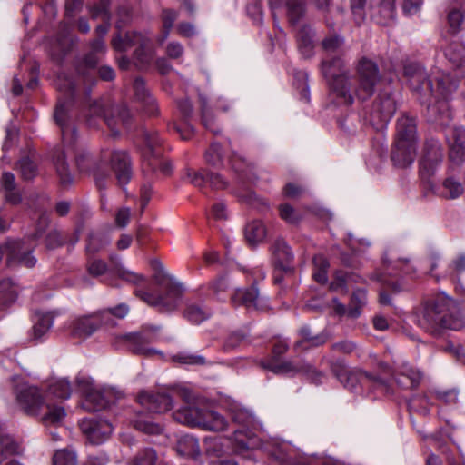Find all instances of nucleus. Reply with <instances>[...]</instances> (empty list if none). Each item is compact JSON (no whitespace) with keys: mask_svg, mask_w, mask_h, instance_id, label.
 Returning a JSON list of instances; mask_svg holds the SVG:
<instances>
[{"mask_svg":"<svg viewBox=\"0 0 465 465\" xmlns=\"http://www.w3.org/2000/svg\"><path fill=\"white\" fill-rule=\"evenodd\" d=\"M403 74L411 88L420 96L422 104H427L429 120L440 125H448L451 119L447 99L457 89L458 83L450 74L437 80L436 90L424 68L418 63H408L403 67Z\"/></svg>","mask_w":465,"mask_h":465,"instance_id":"obj_2","label":"nucleus"},{"mask_svg":"<svg viewBox=\"0 0 465 465\" xmlns=\"http://www.w3.org/2000/svg\"><path fill=\"white\" fill-rule=\"evenodd\" d=\"M138 401L153 413L165 412L173 406V398L168 392L141 391L138 395Z\"/></svg>","mask_w":465,"mask_h":465,"instance_id":"obj_23","label":"nucleus"},{"mask_svg":"<svg viewBox=\"0 0 465 465\" xmlns=\"http://www.w3.org/2000/svg\"><path fill=\"white\" fill-rule=\"evenodd\" d=\"M183 116V125L175 122L168 125L169 130H173L183 140H189L193 135V128L187 123L193 114V104L188 99H183L177 104Z\"/></svg>","mask_w":465,"mask_h":465,"instance_id":"obj_30","label":"nucleus"},{"mask_svg":"<svg viewBox=\"0 0 465 465\" xmlns=\"http://www.w3.org/2000/svg\"><path fill=\"white\" fill-rule=\"evenodd\" d=\"M358 85L351 87L353 98L356 96L361 101L370 98L381 80L378 65L368 58H361L356 67Z\"/></svg>","mask_w":465,"mask_h":465,"instance_id":"obj_12","label":"nucleus"},{"mask_svg":"<svg viewBox=\"0 0 465 465\" xmlns=\"http://www.w3.org/2000/svg\"><path fill=\"white\" fill-rule=\"evenodd\" d=\"M53 324L54 317L50 313L38 315L32 328V339L36 341H41L52 328Z\"/></svg>","mask_w":465,"mask_h":465,"instance_id":"obj_46","label":"nucleus"},{"mask_svg":"<svg viewBox=\"0 0 465 465\" xmlns=\"http://www.w3.org/2000/svg\"><path fill=\"white\" fill-rule=\"evenodd\" d=\"M204 158L206 163L213 167L219 168L223 166V156L221 145L217 143H212L205 152Z\"/></svg>","mask_w":465,"mask_h":465,"instance_id":"obj_56","label":"nucleus"},{"mask_svg":"<svg viewBox=\"0 0 465 465\" xmlns=\"http://www.w3.org/2000/svg\"><path fill=\"white\" fill-rule=\"evenodd\" d=\"M331 370L341 383L353 392H358L360 385V387L371 388L373 391L386 395L394 393L390 383L384 379L365 371H350L342 362H332Z\"/></svg>","mask_w":465,"mask_h":465,"instance_id":"obj_10","label":"nucleus"},{"mask_svg":"<svg viewBox=\"0 0 465 465\" xmlns=\"http://www.w3.org/2000/svg\"><path fill=\"white\" fill-rule=\"evenodd\" d=\"M155 284L158 287L156 294L143 290H136L135 295L162 312L174 311L183 295L182 285L171 275H158Z\"/></svg>","mask_w":465,"mask_h":465,"instance_id":"obj_8","label":"nucleus"},{"mask_svg":"<svg viewBox=\"0 0 465 465\" xmlns=\"http://www.w3.org/2000/svg\"><path fill=\"white\" fill-rule=\"evenodd\" d=\"M149 43L150 39L147 36L137 32L127 33L124 39L116 36L112 40V45L117 51H126L132 46H136L134 55L141 64H147L151 59Z\"/></svg>","mask_w":465,"mask_h":465,"instance_id":"obj_18","label":"nucleus"},{"mask_svg":"<svg viewBox=\"0 0 465 465\" xmlns=\"http://www.w3.org/2000/svg\"><path fill=\"white\" fill-rule=\"evenodd\" d=\"M110 165L119 185L123 186L130 182L133 168L130 156L125 151L114 150L111 152Z\"/></svg>","mask_w":465,"mask_h":465,"instance_id":"obj_22","label":"nucleus"},{"mask_svg":"<svg viewBox=\"0 0 465 465\" xmlns=\"http://www.w3.org/2000/svg\"><path fill=\"white\" fill-rule=\"evenodd\" d=\"M52 161L57 176L59 177L60 183L64 187L71 185L74 182V175L72 174L66 162L64 150L60 148L55 149L53 153Z\"/></svg>","mask_w":465,"mask_h":465,"instance_id":"obj_35","label":"nucleus"},{"mask_svg":"<svg viewBox=\"0 0 465 465\" xmlns=\"http://www.w3.org/2000/svg\"><path fill=\"white\" fill-rule=\"evenodd\" d=\"M199 102L203 125L211 132L218 134L219 130L214 127V117L211 108L208 106L207 98L203 94H199Z\"/></svg>","mask_w":465,"mask_h":465,"instance_id":"obj_53","label":"nucleus"},{"mask_svg":"<svg viewBox=\"0 0 465 465\" xmlns=\"http://www.w3.org/2000/svg\"><path fill=\"white\" fill-rule=\"evenodd\" d=\"M416 119L402 115L397 120L396 141L416 143Z\"/></svg>","mask_w":465,"mask_h":465,"instance_id":"obj_36","label":"nucleus"},{"mask_svg":"<svg viewBox=\"0 0 465 465\" xmlns=\"http://www.w3.org/2000/svg\"><path fill=\"white\" fill-rule=\"evenodd\" d=\"M269 3L273 9L282 5L292 25H295L305 15V0H269Z\"/></svg>","mask_w":465,"mask_h":465,"instance_id":"obj_33","label":"nucleus"},{"mask_svg":"<svg viewBox=\"0 0 465 465\" xmlns=\"http://www.w3.org/2000/svg\"><path fill=\"white\" fill-rule=\"evenodd\" d=\"M110 3L111 0H99L94 5L88 6L92 18L101 17L105 22V24L99 25L95 29L99 36L105 35L109 30V21L111 18Z\"/></svg>","mask_w":465,"mask_h":465,"instance_id":"obj_37","label":"nucleus"},{"mask_svg":"<svg viewBox=\"0 0 465 465\" xmlns=\"http://www.w3.org/2000/svg\"><path fill=\"white\" fill-rule=\"evenodd\" d=\"M110 242L108 236L102 232H91L88 236L85 247L87 257L94 256L95 253L104 250Z\"/></svg>","mask_w":465,"mask_h":465,"instance_id":"obj_48","label":"nucleus"},{"mask_svg":"<svg viewBox=\"0 0 465 465\" xmlns=\"http://www.w3.org/2000/svg\"><path fill=\"white\" fill-rule=\"evenodd\" d=\"M403 74L411 88L420 96L422 104H427L429 120L440 125H448L451 119L447 99L457 89L458 83L450 74L437 80L436 90L424 68L418 63H408L403 67Z\"/></svg>","mask_w":465,"mask_h":465,"instance_id":"obj_3","label":"nucleus"},{"mask_svg":"<svg viewBox=\"0 0 465 465\" xmlns=\"http://www.w3.org/2000/svg\"><path fill=\"white\" fill-rule=\"evenodd\" d=\"M416 323L433 337L441 336L446 330L459 331L464 326L456 302L447 296L427 302L417 315Z\"/></svg>","mask_w":465,"mask_h":465,"instance_id":"obj_4","label":"nucleus"},{"mask_svg":"<svg viewBox=\"0 0 465 465\" xmlns=\"http://www.w3.org/2000/svg\"><path fill=\"white\" fill-rule=\"evenodd\" d=\"M114 113L117 114V116H108L104 111V104L100 100L93 101L88 105V123L92 124L91 117L95 116L101 118L112 132L116 134L118 132L115 130L116 126L121 124L124 127H129L131 114L125 106H117L114 108Z\"/></svg>","mask_w":465,"mask_h":465,"instance_id":"obj_17","label":"nucleus"},{"mask_svg":"<svg viewBox=\"0 0 465 465\" xmlns=\"http://www.w3.org/2000/svg\"><path fill=\"white\" fill-rule=\"evenodd\" d=\"M446 58L455 67H465V45L460 42H453L445 49Z\"/></svg>","mask_w":465,"mask_h":465,"instance_id":"obj_45","label":"nucleus"},{"mask_svg":"<svg viewBox=\"0 0 465 465\" xmlns=\"http://www.w3.org/2000/svg\"><path fill=\"white\" fill-rule=\"evenodd\" d=\"M82 433L93 444L104 442L113 432V425L100 418H84L79 422Z\"/></svg>","mask_w":465,"mask_h":465,"instance_id":"obj_21","label":"nucleus"},{"mask_svg":"<svg viewBox=\"0 0 465 465\" xmlns=\"http://www.w3.org/2000/svg\"><path fill=\"white\" fill-rule=\"evenodd\" d=\"M343 45L344 39L340 35H331L325 37L322 42V49L326 53L325 57L340 55L342 52Z\"/></svg>","mask_w":465,"mask_h":465,"instance_id":"obj_52","label":"nucleus"},{"mask_svg":"<svg viewBox=\"0 0 465 465\" xmlns=\"http://www.w3.org/2000/svg\"><path fill=\"white\" fill-rule=\"evenodd\" d=\"M232 302L234 306H245L247 309L265 310L266 301L260 296L256 286L250 288L237 289L232 296Z\"/></svg>","mask_w":465,"mask_h":465,"instance_id":"obj_25","label":"nucleus"},{"mask_svg":"<svg viewBox=\"0 0 465 465\" xmlns=\"http://www.w3.org/2000/svg\"><path fill=\"white\" fill-rule=\"evenodd\" d=\"M19 451V445L9 435H0V462L4 460V454H16Z\"/></svg>","mask_w":465,"mask_h":465,"instance_id":"obj_61","label":"nucleus"},{"mask_svg":"<svg viewBox=\"0 0 465 465\" xmlns=\"http://www.w3.org/2000/svg\"><path fill=\"white\" fill-rule=\"evenodd\" d=\"M299 334L302 339L296 341L295 349H307L309 346H319L326 342L324 336H313L308 326L301 328Z\"/></svg>","mask_w":465,"mask_h":465,"instance_id":"obj_50","label":"nucleus"},{"mask_svg":"<svg viewBox=\"0 0 465 465\" xmlns=\"http://www.w3.org/2000/svg\"><path fill=\"white\" fill-rule=\"evenodd\" d=\"M66 416L64 407L61 403H53L51 400L46 399L41 413L35 415L45 427L59 426Z\"/></svg>","mask_w":465,"mask_h":465,"instance_id":"obj_29","label":"nucleus"},{"mask_svg":"<svg viewBox=\"0 0 465 465\" xmlns=\"http://www.w3.org/2000/svg\"><path fill=\"white\" fill-rule=\"evenodd\" d=\"M313 32L308 25L302 26L296 35L298 48L304 57H310L313 50Z\"/></svg>","mask_w":465,"mask_h":465,"instance_id":"obj_42","label":"nucleus"},{"mask_svg":"<svg viewBox=\"0 0 465 465\" xmlns=\"http://www.w3.org/2000/svg\"><path fill=\"white\" fill-rule=\"evenodd\" d=\"M107 270L108 265L104 261L98 259L95 256L87 257L86 271L89 275L93 277H99L105 274Z\"/></svg>","mask_w":465,"mask_h":465,"instance_id":"obj_57","label":"nucleus"},{"mask_svg":"<svg viewBox=\"0 0 465 465\" xmlns=\"http://www.w3.org/2000/svg\"><path fill=\"white\" fill-rule=\"evenodd\" d=\"M186 177L195 187L203 189L206 184L215 190H222L227 187L226 180L219 173L206 170H187Z\"/></svg>","mask_w":465,"mask_h":465,"instance_id":"obj_24","label":"nucleus"},{"mask_svg":"<svg viewBox=\"0 0 465 465\" xmlns=\"http://www.w3.org/2000/svg\"><path fill=\"white\" fill-rule=\"evenodd\" d=\"M178 12L173 9L165 8L162 11L163 29L157 39L160 44H163L168 38L173 23L178 18Z\"/></svg>","mask_w":465,"mask_h":465,"instance_id":"obj_51","label":"nucleus"},{"mask_svg":"<svg viewBox=\"0 0 465 465\" xmlns=\"http://www.w3.org/2000/svg\"><path fill=\"white\" fill-rule=\"evenodd\" d=\"M75 381L77 389L84 395L82 406L90 412L105 410L123 397L120 391L112 387L94 386L88 378L78 377Z\"/></svg>","mask_w":465,"mask_h":465,"instance_id":"obj_11","label":"nucleus"},{"mask_svg":"<svg viewBox=\"0 0 465 465\" xmlns=\"http://www.w3.org/2000/svg\"><path fill=\"white\" fill-rule=\"evenodd\" d=\"M211 311L203 302H192L186 304L184 317L193 324H200L211 316Z\"/></svg>","mask_w":465,"mask_h":465,"instance_id":"obj_39","label":"nucleus"},{"mask_svg":"<svg viewBox=\"0 0 465 465\" xmlns=\"http://www.w3.org/2000/svg\"><path fill=\"white\" fill-rule=\"evenodd\" d=\"M159 330L160 327L157 326H144L141 331L124 334L121 336V339L134 354L150 357L154 354H161L159 351L148 347L149 343L156 341Z\"/></svg>","mask_w":465,"mask_h":465,"instance_id":"obj_15","label":"nucleus"},{"mask_svg":"<svg viewBox=\"0 0 465 465\" xmlns=\"http://www.w3.org/2000/svg\"><path fill=\"white\" fill-rule=\"evenodd\" d=\"M18 168L24 180H31L36 175V165L28 157H24L18 162Z\"/></svg>","mask_w":465,"mask_h":465,"instance_id":"obj_63","label":"nucleus"},{"mask_svg":"<svg viewBox=\"0 0 465 465\" xmlns=\"http://www.w3.org/2000/svg\"><path fill=\"white\" fill-rule=\"evenodd\" d=\"M367 302V293L363 289H357L353 292L347 310V315L350 318H358L361 313L362 307Z\"/></svg>","mask_w":465,"mask_h":465,"instance_id":"obj_49","label":"nucleus"},{"mask_svg":"<svg viewBox=\"0 0 465 465\" xmlns=\"http://www.w3.org/2000/svg\"><path fill=\"white\" fill-rule=\"evenodd\" d=\"M72 393V387L68 380L57 379L53 381L47 387L45 398L51 400L52 397L59 400H67Z\"/></svg>","mask_w":465,"mask_h":465,"instance_id":"obj_40","label":"nucleus"},{"mask_svg":"<svg viewBox=\"0 0 465 465\" xmlns=\"http://www.w3.org/2000/svg\"><path fill=\"white\" fill-rule=\"evenodd\" d=\"M416 156V143L395 141L391 152V161L401 168H406L412 164Z\"/></svg>","mask_w":465,"mask_h":465,"instance_id":"obj_31","label":"nucleus"},{"mask_svg":"<svg viewBox=\"0 0 465 465\" xmlns=\"http://www.w3.org/2000/svg\"><path fill=\"white\" fill-rule=\"evenodd\" d=\"M15 399L19 408L29 416L41 413L44 408L45 393L43 394L38 387L30 384H22L15 390Z\"/></svg>","mask_w":465,"mask_h":465,"instance_id":"obj_16","label":"nucleus"},{"mask_svg":"<svg viewBox=\"0 0 465 465\" xmlns=\"http://www.w3.org/2000/svg\"><path fill=\"white\" fill-rule=\"evenodd\" d=\"M157 461L156 451L152 448L141 450L134 458L133 465H155Z\"/></svg>","mask_w":465,"mask_h":465,"instance_id":"obj_59","label":"nucleus"},{"mask_svg":"<svg viewBox=\"0 0 465 465\" xmlns=\"http://www.w3.org/2000/svg\"><path fill=\"white\" fill-rule=\"evenodd\" d=\"M17 297V287L10 279H4L0 282V303L8 305L15 301Z\"/></svg>","mask_w":465,"mask_h":465,"instance_id":"obj_54","label":"nucleus"},{"mask_svg":"<svg viewBox=\"0 0 465 465\" xmlns=\"http://www.w3.org/2000/svg\"><path fill=\"white\" fill-rule=\"evenodd\" d=\"M380 368L389 371L396 385L402 390H412L419 386L421 380V372L409 364L401 362L390 367L387 363L381 362Z\"/></svg>","mask_w":465,"mask_h":465,"instance_id":"obj_19","label":"nucleus"},{"mask_svg":"<svg viewBox=\"0 0 465 465\" xmlns=\"http://www.w3.org/2000/svg\"><path fill=\"white\" fill-rule=\"evenodd\" d=\"M97 54L89 52L83 59V61L77 66V73L85 83L94 82L91 72L94 69L98 64Z\"/></svg>","mask_w":465,"mask_h":465,"instance_id":"obj_47","label":"nucleus"},{"mask_svg":"<svg viewBox=\"0 0 465 465\" xmlns=\"http://www.w3.org/2000/svg\"><path fill=\"white\" fill-rule=\"evenodd\" d=\"M271 455L281 465H312L308 458L298 456L296 451L284 442L278 443Z\"/></svg>","mask_w":465,"mask_h":465,"instance_id":"obj_28","label":"nucleus"},{"mask_svg":"<svg viewBox=\"0 0 465 465\" xmlns=\"http://www.w3.org/2000/svg\"><path fill=\"white\" fill-rule=\"evenodd\" d=\"M432 397H434L432 391L423 394H416L408 401V407L411 411L427 415L430 412V408L433 405Z\"/></svg>","mask_w":465,"mask_h":465,"instance_id":"obj_41","label":"nucleus"},{"mask_svg":"<svg viewBox=\"0 0 465 465\" xmlns=\"http://www.w3.org/2000/svg\"><path fill=\"white\" fill-rule=\"evenodd\" d=\"M134 96L143 105V110L149 115L158 114V106L155 98L152 95L143 78L137 77L134 81Z\"/></svg>","mask_w":465,"mask_h":465,"instance_id":"obj_32","label":"nucleus"},{"mask_svg":"<svg viewBox=\"0 0 465 465\" xmlns=\"http://www.w3.org/2000/svg\"><path fill=\"white\" fill-rule=\"evenodd\" d=\"M206 452L210 455L220 457L232 451L239 455H245L252 448L250 439H247L242 431H235L233 439L214 437L205 441Z\"/></svg>","mask_w":465,"mask_h":465,"instance_id":"obj_13","label":"nucleus"},{"mask_svg":"<svg viewBox=\"0 0 465 465\" xmlns=\"http://www.w3.org/2000/svg\"><path fill=\"white\" fill-rule=\"evenodd\" d=\"M100 325L101 319L96 315H90L72 320L68 328L73 337L85 339L95 332Z\"/></svg>","mask_w":465,"mask_h":465,"instance_id":"obj_26","label":"nucleus"},{"mask_svg":"<svg viewBox=\"0 0 465 465\" xmlns=\"http://www.w3.org/2000/svg\"><path fill=\"white\" fill-rule=\"evenodd\" d=\"M395 15V0H381L373 14V19L379 25H389L394 21Z\"/></svg>","mask_w":465,"mask_h":465,"instance_id":"obj_38","label":"nucleus"},{"mask_svg":"<svg viewBox=\"0 0 465 465\" xmlns=\"http://www.w3.org/2000/svg\"><path fill=\"white\" fill-rule=\"evenodd\" d=\"M448 23L450 30L452 34H456L461 30L462 25L465 19V9L464 7H452L448 13Z\"/></svg>","mask_w":465,"mask_h":465,"instance_id":"obj_55","label":"nucleus"},{"mask_svg":"<svg viewBox=\"0 0 465 465\" xmlns=\"http://www.w3.org/2000/svg\"><path fill=\"white\" fill-rule=\"evenodd\" d=\"M49 223H50L49 214L45 212L42 213L39 215L35 232L30 236H28V241H36L39 238H41L44 235V233L45 232L46 228L48 227Z\"/></svg>","mask_w":465,"mask_h":465,"instance_id":"obj_64","label":"nucleus"},{"mask_svg":"<svg viewBox=\"0 0 465 465\" xmlns=\"http://www.w3.org/2000/svg\"><path fill=\"white\" fill-rule=\"evenodd\" d=\"M397 109L396 101L390 89L381 91L370 110V122L376 128H382L393 116Z\"/></svg>","mask_w":465,"mask_h":465,"instance_id":"obj_14","label":"nucleus"},{"mask_svg":"<svg viewBox=\"0 0 465 465\" xmlns=\"http://www.w3.org/2000/svg\"><path fill=\"white\" fill-rule=\"evenodd\" d=\"M272 254L275 266L278 269L286 272L292 270V262L293 254L290 246L283 239L279 238L275 240L272 245Z\"/></svg>","mask_w":465,"mask_h":465,"instance_id":"obj_34","label":"nucleus"},{"mask_svg":"<svg viewBox=\"0 0 465 465\" xmlns=\"http://www.w3.org/2000/svg\"><path fill=\"white\" fill-rule=\"evenodd\" d=\"M57 88L64 93L58 99L54 120L59 126L64 147L72 148L75 153V163L81 173H93L99 189L105 188L104 179L100 177L99 163L84 147L77 145V133L74 124L75 112L73 109L76 86L71 78L59 75Z\"/></svg>","mask_w":465,"mask_h":465,"instance_id":"obj_1","label":"nucleus"},{"mask_svg":"<svg viewBox=\"0 0 465 465\" xmlns=\"http://www.w3.org/2000/svg\"><path fill=\"white\" fill-rule=\"evenodd\" d=\"M174 393L184 401V405L173 413V419L177 422L214 431L223 430L227 428L228 422L225 418L218 412L207 409L190 390L181 388Z\"/></svg>","mask_w":465,"mask_h":465,"instance_id":"obj_5","label":"nucleus"},{"mask_svg":"<svg viewBox=\"0 0 465 465\" xmlns=\"http://www.w3.org/2000/svg\"><path fill=\"white\" fill-rule=\"evenodd\" d=\"M279 214L283 221L290 224H296L302 219L300 213L289 203H282L279 206Z\"/></svg>","mask_w":465,"mask_h":465,"instance_id":"obj_62","label":"nucleus"},{"mask_svg":"<svg viewBox=\"0 0 465 465\" xmlns=\"http://www.w3.org/2000/svg\"><path fill=\"white\" fill-rule=\"evenodd\" d=\"M142 171L149 180L141 188L142 206L144 208L151 198L152 185L150 181L157 177L159 173L168 175L172 171V165L162 158V140L157 132L143 130L142 134Z\"/></svg>","mask_w":465,"mask_h":465,"instance_id":"obj_6","label":"nucleus"},{"mask_svg":"<svg viewBox=\"0 0 465 465\" xmlns=\"http://www.w3.org/2000/svg\"><path fill=\"white\" fill-rule=\"evenodd\" d=\"M463 193V187L460 183L453 178H447L443 182L441 195L448 199H455Z\"/></svg>","mask_w":465,"mask_h":465,"instance_id":"obj_58","label":"nucleus"},{"mask_svg":"<svg viewBox=\"0 0 465 465\" xmlns=\"http://www.w3.org/2000/svg\"><path fill=\"white\" fill-rule=\"evenodd\" d=\"M450 145V160L455 164L465 161V129L455 127L447 135Z\"/></svg>","mask_w":465,"mask_h":465,"instance_id":"obj_27","label":"nucleus"},{"mask_svg":"<svg viewBox=\"0 0 465 465\" xmlns=\"http://www.w3.org/2000/svg\"><path fill=\"white\" fill-rule=\"evenodd\" d=\"M244 235L250 244L262 242L266 236V228L262 221L254 220L245 226Z\"/></svg>","mask_w":465,"mask_h":465,"instance_id":"obj_44","label":"nucleus"},{"mask_svg":"<svg viewBox=\"0 0 465 465\" xmlns=\"http://www.w3.org/2000/svg\"><path fill=\"white\" fill-rule=\"evenodd\" d=\"M176 450L182 456H197L200 454L199 441L193 435H183L177 441Z\"/></svg>","mask_w":465,"mask_h":465,"instance_id":"obj_43","label":"nucleus"},{"mask_svg":"<svg viewBox=\"0 0 465 465\" xmlns=\"http://www.w3.org/2000/svg\"><path fill=\"white\" fill-rule=\"evenodd\" d=\"M442 161V149L440 142L430 138L425 142L420 161V175L423 181L430 182Z\"/></svg>","mask_w":465,"mask_h":465,"instance_id":"obj_20","label":"nucleus"},{"mask_svg":"<svg viewBox=\"0 0 465 465\" xmlns=\"http://www.w3.org/2000/svg\"><path fill=\"white\" fill-rule=\"evenodd\" d=\"M289 346L284 341H278L272 348V355L270 359L262 362L263 369L269 370L276 374H303L314 383H319L323 374L312 364L303 361H281V355L284 354Z\"/></svg>","mask_w":465,"mask_h":465,"instance_id":"obj_9","label":"nucleus"},{"mask_svg":"<svg viewBox=\"0 0 465 465\" xmlns=\"http://www.w3.org/2000/svg\"><path fill=\"white\" fill-rule=\"evenodd\" d=\"M53 465H77L75 452L67 449L57 450L53 457Z\"/></svg>","mask_w":465,"mask_h":465,"instance_id":"obj_60","label":"nucleus"},{"mask_svg":"<svg viewBox=\"0 0 465 465\" xmlns=\"http://www.w3.org/2000/svg\"><path fill=\"white\" fill-rule=\"evenodd\" d=\"M321 72L327 81L330 99L337 105H351L353 94L351 75L341 56L324 57L321 63Z\"/></svg>","mask_w":465,"mask_h":465,"instance_id":"obj_7","label":"nucleus"}]
</instances>
